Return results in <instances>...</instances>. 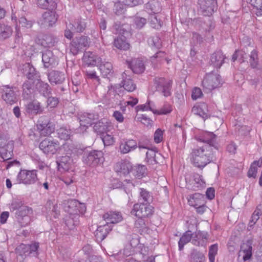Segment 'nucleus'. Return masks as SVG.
<instances>
[{
	"instance_id": "f257e3e1",
	"label": "nucleus",
	"mask_w": 262,
	"mask_h": 262,
	"mask_svg": "<svg viewBox=\"0 0 262 262\" xmlns=\"http://www.w3.org/2000/svg\"><path fill=\"white\" fill-rule=\"evenodd\" d=\"M191 161L193 165L202 169L214 160L212 148L207 145L192 149Z\"/></svg>"
},
{
	"instance_id": "f03ea898",
	"label": "nucleus",
	"mask_w": 262,
	"mask_h": 262,
	"mask_svg": "<svg viewBox=\"0 0 262 262\" xmlns=\"http://www.w3.org/2000/svg\"><path fill=\"white\" fill-rule=\"evenodd\" d=\"M97 118L98 115L93 113H83L80 114L79 115L80 126L75 129V133L82 134L84 133L89 126L94 123V121Z\"/></svg>"
},
{
	"instance_id": "7ed1b4c3",
	"label": "nucleus",
	"mask_w": 262,
	"mask_h": 262,
	"mask_svg": "<svg viewBox=\"0 0 262 262\" xmlns=\"http://www.w3.org/2000/svg\"><path fill=\"white\" fill-rule=\"evenodd\" d=\"M37 129L42 136L50 135L54 131V126L49 117L42 116L39 117L36 124Z\"/></svg>"
},
{
	"instance_id": "20e7f679",
	"label": "nucleus",
	"mask_w": 262,
	"mask_h": 262,
	"mask_svg": "<svg viewBox=\"0 0 262 262\" xmlns=\"http://www.w3.org/2000/svg\"><path fill=\"white\" fill-rule=\"evenodd\" d=\"M39 147L47 155H54L58 152L59 142L56 139L47 138L40 142Z\"/></svg>"
},
{
	"instance_id": "39448f33",
	"label": "nucleus",
	"mask_w": 262,
	"mask_h": 262,
	"mask_svg": "<svg viewBox=\"0 0 262 262\" xmlns=\"http://www.w3.org/2000/svg\"><path fill=\"white\" fill-rule=\"evenodd\" d=\"M154 212V208L150 204L138 203L134 204L131 213L136 216L148 218L153 214Z\"/></svg>"
},
{
	"instance_id": "423d86ee",
	"label": "nucleus",
	"mask_w": 262,
	"mask_h": 262,
	"mask_svg": "<svg viewBox=\"0 0 262 262\" xmlns=\"http://www.w3.org/2000/svg\"><path fill=\"white\" fill-rule=\"evenodd\" d=\"M90 41L87 36H80L76 37L71 42L70 51L74 55L82 51L90 45Z\"/></svg>"
},
{
	"instance_id": "0eeeda50",
	"label": "nucleus",
	"mask_w": 262,
	"mask_h": 262,
	"mask_svg": "<svg viewBox=\"0 0 262 262\" xmlns=\"http://www.w3.org/2000/svg\"><path fill=\"white\" fill-rule=\"evenodd\" d=\"M221 84V76L213 73H209L206 75L202 81V86L204 91L207 92L211 91L212 90L219 86Z\"/></svg>"
},
{
	"instance_id": "6e6552de",
	"label": "nucleus",
	"mask_w": 262,
	"mask_h": 262,
	"mask_svg": "<svg viewBox=\"0 0 262 262\" xmlns=\"http://www.w3.org/2000/svg\"><path fill=\"white\" fill-rule=\"evenodd\" d=\"M172 81L163 77H156L154 79V85L156 91L162 94L165 97L171 95Z\"/></svg>"
},
{
	"instance_id": "1a4fd4ad",
	"label": "nucleus",
	"mask_w": 262,
	"mask_h": 262,
	"mask_svg": "<svg viewBox=\"0 0 262 262\" xmlns=\"http://www.w3.org/2000/svg\"><path fill=\"white\" fill-rule=\"evenodd\" d=\"M103 153L99 150H92L83 157V162L90 166H95L103 162Z\"/></svg>"
},
{
	"instance_id": "9d476101",
	"label": "nucleus",
	"mask_w": 262,
	"mask_h": 262,
	"mask_svg": "<svg viewBox=\"0 0 262 262\" xmlns=\"http://www.w3.org/2000/svg\"><path fill=\"white\" fill-rule=\"evenodd\" d=\"M198 5L201 12L205 16L212 15L217 8V0H199Z\"/></svg>"
},
{
	"instance_id": "9b49d317",
	"label": "nucleus",
	"mask_w": 262,
	"mask_h": 262,
	"mask_svg": "<svg viewBox=\"0 0 262 262\" xmlns=\"http://www.w3.org/2000/svg\"><path fill=\"white\" fill-rule=\"evenodd\" d=\"M37 171L21 170L17 175V181L25 184H34L37 180Z\"/></svg>"
},
{
	"instance_id": "f8f14e48",
	"label": "nucleus",
	"mask_w": 262,
	"mask_h": 262,
	"mask_svg": "<svg viewBox=\"0 0 262 262\" xmlns=\"http://www.w3.org/2000/svg\"><path fill=\"white\" fill-rule=\"evenodd\" d=\"M132 165L127 160L121 161L116 163L114 166L115 171L119 176H127L132 172Z\"/></svg>"
},
{
	"instance_id": "ddd939ff",
	"label": "nucleus",
	"mask_w": 262,
	"mask_h": 262,
	"mask_svg": "<svg viewBox=\"0 0 262 262\" xmlns=\"http://www.w3.org/2000/svg\"><path fill=\"white\" fill-rule=\"evenodd\" d=\"M82 60L84 63L88 66H97L103 63L101 58L92 52H86L83 54Z\"/></svg>"
},
{
	"instance_id": "4468645a",
	"label": "nucleus",
	"mask_w": 262,
	"mask_h": 262,
	"mask_svg": "<svg viewBox=\"0 0 262 262\" xmlns=\"http://www.w3.org/2000/svg\"><path fill=\"white\" fill-rule=\"evenodd\" d=\"M138 147L136 140L134 139H125L120 143V151L121 154H125L135 150Z\"/></svg>"
},
{
	"instance_id": "2eb2a0df",
	"label": "nucleus",
	"mask_w": 262,
	"mask_h": 262,
	"mask_svg": "<svg viewBox=\"0 0 262 262\" xmlns=\"http://www.w3.org/2000/svg\"><path fill=\"white\" fill-rule=\"evenodd\" d=\"M81 152L82 150L75 147L73 144L66 142L61 145L59 144L58 152L66 154V155L72 156V155H78V153H81Z\"/></svg>"
},
{
	"instance_id": "dca6fc26",
	"label": "nucleus",
	"mask_w": 262,
	"mask_h": 262,
	"mask_svg": "<svg viewBox=\"0 0 262 262\" xmlns=\"http://www.w3.org/2000/svg\"><path fill=\"white\" fill-rule=\"evenodd\" d=\"M26 112L31 115H36L42 113L43 108L41 106L39 102L34 100L29 102L25 106Z\"/></svg>"
},
{
	"instance_id": "f3484780",
	"label": "nucleus",
	"mask_w": 262,
	"mask_h": 262,
	"mask_svg": "<svg viewBox=\"0 0 262 262\" xmlns=\"http://www.w3.org/2000/svg\"><path fill=\"white\" fill-rule=\"evenodd\" d=\"M42 61L45 67L47 68L57 63L56 57L54 55L53 52L49 50H46L42 52Z\"/></svg>"
},
{
	"instance_id": "a211bd4d",
	"label": "nucleus",
	"mask_w": 262,
	"mask_h": 262,
	"mask_svg": "<svg viewBox=\"0 0 262 262\" xmlns=\"http://www.w3.org/2000/svg\"><path fill=\"white\" fill-rule=\"evenodd\" d=\"M103 218L106 223V225H109V224H116L121 222L123 219L120 212L113 211H110L104 213L103 215Z\"/></svg>"
},
{
	"instance_id": "6ab92c4d",
	"label": "nucleus",
	"mask_w": 262,
	"mask_h": 262,
	"mask_svg": "<svg viewBox=\"0 0 262 262\" xmlns=\"http://www.w3.org/2000/svg\"><path fill=\"white\" fill-rule=\"evenodd\" d=\"M192 112L202 117L204 120L210 117L209 113L208 106L205 103H201L198 105L194 106L192 108Z\"/></svg>"
},
{
	"instance_id": "aec40b11",
	"label": "nucleus",
	"mask_w": 262,
	"mask_h": 262,
	"mask_svg": "<svg viewBox=\"0 0 262 262\" xmlns=\"http://www.w3.org/2000/svg\"><path fill=\"white\" fill-rule=\"evenodd\" d=\"M48 79L51 84H60L62 83L65 79L66 76L62 72L57 71H52L48 75Z\"/></svg>"
},
{
	"instance_id": "412c9836",
	"label": "nucleus",
	"mask_w": 262,
	"mask_h": 262,
	"mask_svg": "<svg viewBox=\"0 0 262 262\" xmlns=\"http://www.w3.org/2000/svg\"><path fill=\"white\" fill-rule=\"evenodd\" d=\"M57 20V15L53 10L45 12L42 15L41 23L46 26H52Z\"/></svg>"
},
{
	"instance_id": "4be33fe9",
	"label": "nucleus",
	"mask_w": 262,
	"mask_h": 262,
	"mask_svg": "<svg viewBox=\"0 0 262 262\" xmlns=\"http://www.w3.org/2000/svg\"><path fill=\"white\" fill-rule=\"evenodd\" d=\"M112 230V227L109 225H104L98 227L94 234L97 242H102Z\"/></svg>"
},
{
	"instance_id": "5701e85b",
	"label": "nucleus",
	"mask_w": 262,
	"mask_h": 262,
	"mask_svg": "<svg viewBox=\"0 0 262 262\" xmlns=\"http://www.w3.org/2000/svg\"><path fill=\"white\" fill-rule=\"evenodd\" d=\"M14 146L12 142H8L6 145L0 147V157L6 161L13 157Z\"/></svg>"
},
{
	"instance_id": "b1692460",
	"label": "nucleus",
	"mask_w": 262,
	"mask_h": 262,
	"mask_svg": "<svg viewBox=\"0 0 262 262\" xmlns=\"http://www.w3.org/2000/svg\"><path fill=\"white\" fill-rule=\"evenodd\" d=\"M3 100L7 103L12 104L17 101L16 95L12 88L5 87L2 95Z\"/></svg>"
},
{
	"instance_id": "393cba45",
	"label": "nucleus",
	"mask_w": 262,
	"mask_h": 262,
	"mask_svg": "<svg viewBox=\"0 0 262 262\" xmlns=\"http://www.w3.org/2000/svg\"><path fill=\"white\" fill-rule=\"evenodd\" d=\"M252 244L251 242L247 241L243 244L241 247V250L239 252V256H242L243 259L246 261L249 259L252 256Z\"/></svg>"
},
{
	"instance_id": "a878e982",
	"label": "nucleus",
	"mask_w": 262,
	"mask_h": 262,
	"mask_svg": "<svg viewBox=\"0 0 262 262\" xmlns=\"http://www.w3.org/2000/svg\"><path fill=\"white\" fill-rule=\"evenodd\" d=\"M86 26V23L84 19L78 18L74 22L70 23L68 25V28L74 31V32H83Z\"/></svg>"
},
{
	"instance_id": "bb28decb",
	"label": "nucleus",
	"mask_w": 262,
	"mask_h": 262,
	"mask_svg": "<svg viewBox=\"0 0 262 262\" xmlns=\"http://www.w3.org/2000/svg\"><path fill=\"white\" fill-rule=\"evenodd\" d=\"M216 136L212 132L203 133L198 138V140L203 142L207 143V145L211 147L214 146L216 141Z\"/></svg>"
},
{
	"instance_id": "cd10ccee",
	"label": "nucleus",
	"mask_w": 262,
	"mask_h": 262,
	"mask_svg": "<svg viewBox=\"0 0 262 262\" xmlns=\"http://www.w3.org/2000/svg\"><path fill=\"white\" fill-rule=\"evenodd\" d=\"M207 238L208 235L207 233L198 231L195 233L194 236L192 235V239L191 243L194 245L202 246L205 245Z\"/></svg>"
},
{
	"instance_id": "c85d7f7f",
	"label": "nucleus",
	"mask_w": 262,
	"mask_h": 262,
	"mask_svg": "<svg viewBox=\"0 0 262 262\" xmlns=\"http://www.w3.org/2000/svg\"><path fill=\"white\" fill-rule=\"evenodd\" d=\"M225 59L221 51H218L214 52L211 56V63L216 68H220L224 62Z\"/></svg>"
},
{
	"instance_id": "c756f323",
	"label": "nucleus",
	"mask_w": 262,
	"mask_h": 262,
	"mask_svg": "<svg viewBox=\"0 0 262 262\" xmlns=\"http://www.w3.org/2000/svg\"><path fill=\"white\" fill-rule=\"evenodd\" d=\"M127 72L125 71L122 74V83L125 90L128 92H133L136 89V86Z\"/></svg>"
},
{
	"instance_id": "7c9ffc66",
	"label": "nucleus",
	"mask_w": 262,
	"mask_h": 262,
	"mask_svg": "<svg viewBox=\"0 0 262 262\" xmlns=\"http://www.w3.org/2000/svg\"><path fill=\"white\" fill-rule=\"evenodd\" d=\"M24 74L29 80H33L38 77V73L36 69L29 63L23 66Z\"/></svg>"
},
{
	"instance_id": "2f4dec72",
	"label": "nucleus",
	"mask_w": 262,
	"mask_h": 262,
	"mask_svg": "<svg viewBox=\"0 0 262 262\" xmlns=\"http://www.w3.org/2000/svg\"><path fill=\"white\" fill-rule=\"evenodd\" d=\"M188 202L189 205L194 207L200 206L205 204L204 196L201 193H195L190 195Z\"/></svg>"
},
{
	"instance_id": "473e14b6",
	"label": "nucleus",
	"mask_w": 262,
	"mask_h": 262,
	"mask_svg": "<svg viewBox=\"0 0 262 262\" xmlns=\"http://www.w3.org/2000/svg\"><path fill=\"white\" fill-rule=\"evenodd\" d=\"M36 4L40 8L49 10H54L57 7L56 0H36Z\"/></svg>"
},
{
	"instance_id": "72a5a7b5",
	"label": "nucleus",
	"mask_w": 262,
	"mask_h": 262,
	"mask_svg": "<svg viewBox=\"0 0 262 262\" xmlns=\"http://www.w3.org/2000/svg\"><path fill=\"white\" fill-rule=\"evenodd\" d=\"M36 88L39 93L45 97H49L52 93V89L49 84L42 81L37 82Z\"/></svg>"
},
{
	"instance_id": "f704fd0d",
	"label": "nucleus",
	"mask_w": 262,
	"mask_h": 262,
	"mask_svg": "<svg viewBox=\"0 0 262 262\" xmlns=\"http://www.w3.org/2000/svg\"><path fill=\"white\" fill-rule=\"evenodd\" d=\"M130 68L133 72L136 74H141L145 70V66L143 61L138 58L132 60Z\"/></svg>"
},
{
	"instance_id": "c9c22d12",
	"label": "nucleus",
	"mask_w": 262,
	"mask_h": 262,
	"mask_svg": "<svg viewBox=\"0 0 262 262\" xmlns=\"http://www.w3.org/2000/svg\"><path fill=\"white\" fill-rule=\"evenodd\" d=\"M145 8L148 13H158L161 10L160 3L156 0H152L145 4Z\"/></svg>"
},
{
	"instance_id": "e433bc0d",
	"label": "nucleus",
	"mask_w": 262,
	"mask_h": 262,
	"mask_svg": "<svg viewBox=\"0 0 262 262\" xmlns=\"http://www.w3.org/2000/svg\"><path fill=\"white\" fill-rule=\"evenodd\" d=\"M152 194L150 192L144 188L139 189V201H141V203L150 204L152 202Z\"/></svg>"
},
{
	"instance_id": "4c0bfd02",
	"label": "nucleus",
	"mask_w": 262,
	"mask_h": 262,
	"mask_svg": "<svg viewBox=\"0 0 262 262\" xmlns=\"http://www.w3.org/2000/svg\"><path fill=\"white\" fill-rule=\"evenodd\" d=\"M193 235L190 230L187 231L183 234L178 242L179 250L180 251L183 250L184 246L190 242L191 239H192V235Z\"/></svg>"
},
{
	"instance_id": "58836bf2",
	"label": "nucleus",
	"mask_w": 262,
	"mask_h": 262,
	"mask_svg": "<svg viewBox=\"0 0 262 262\" xmlns=\"http://www.w3.org/2000/svg\"><path fill=\"white\" fill-rule=\"evenodd\" d=\"M100 64V71L101 72V74L104 77H108L111 76L113 74V65L110 62H105L102 64V63L99 64Z\"/></svg>"
},
{
	"instance_id": "ea45409f",
	"label": "nucleus",
	"mask_w": 262,
	"mask_h": 262,
	"mask_svg": "<svg viewBox=\"0 0 262 262\" xmlns=\"http://www.w3.org/2000/svg\"><path fill=\"white\" fill-rule=\"evenodd\" d=\"M33 82L30 81H26L23 85V95L24 98L28 99L31 98L33 91Z\"/></svg>"
},
{
	"instance_id": "a19ab883",
	"label": "nucleus",
	"mask_w": 262,
	"mask_h": 262,
	"mask_svg": "<svg viewBox=\"0 0 262 262\" xmlns=\"http://www.w3.org/2000/svg\"><path fill=\"white\" fill-rule=\"evenodd\" d=\"M146 167L144 165H139L132 166V172L137 178L140 179L145 176Z\"/></svg>"
},
{
	"instance_id": "79ce46f5",
	"label": "nucleus",
	"mask_w": 262,
	"mask_h": 262,
	"mask_svg": "<svg viewBox=\"0 0 262 262\" xmlns=\"http://www.w3.org/2000/svg\"><path fill=\"white\" fill-rule=\"evenodd\" d=\"M12 28L7 25L0 23V39L9 38L12 34Z\"/></svg>"
},
{
	"instance_id": "37998d69",
	"label": "nucleus",
	"mask_w": 262,
	"mask_h": 262,
	"mask_svg": "<svg viewBox=\"0 0 262 262\" xmlns=\"http://www.w3.org/2000/svg\"><path fill=\"white\" fill-rule=\"evenodd\" d=\"M79 215L77 214L70 215L66 220L65 224L66 226L72 230L79 224Z\"/></svg>"
},
{
	"instance_id": "c03bdc74",
	"label": "nucleus",
	"mask_w": 262,
	"mask_h": 262,
	"mask_svg": "<svg viewBox=\"0 0 262 262\" xmlns=\"http://www.w3.org/2000/svg\"><path fill=\"white\" fill-rule=\"evenodd\" d=\"M108 125L107 122L99 121L95 123L94 126V131L99 134H103L108 130Z\"/></svg>"
},
{
	"instance_id": "a18cd8bd",
	"label": "nucleus",
	"mask_w": 262,
	"mask_h": 262,
	"mask_svg": "<svg viewBox=\"0 0 262 262\" xmlns=\"http://www.w3.org/2000/svg\"><path fill=\"white\" fill-rule=\"evenodd\" d=\"M58 137L61 140H68L70 139L72 132L67 127H61L57 130Z\"/></svg>"
},
{
	"instance_id": "49530a36",
	"label": "nucleus",
	"mask_w": 262,
	"mask_h": 262,
	"mask_svg": "<svg viewBox=\"0 0 262 262\" xmlns=\"http://www.w3.org/2000/svg\"><path fill=\"white\" fill-rule=\"evenodd\" d=\"M71 156L66 155L60 158L57 162L59 168H62L67 170L69 169V165L71 162Z\"/></svg>"
},
{
	"instance_id": "de8ad7c7",
	"label": "nucleus",
	"mask_w": 262,
	"mask_h": 262,
	"mask_svg": "<svg viewBox=\"0 0 262 262\" xmlns=\"http://www.w3.org/2000/svg\"><path fill=\"white\" fill-rule=\"evenodd\" d=\"M191 262H203L205 259L204 254L195 249H193L190 255Z\"/></svg>"
},
{
	"instance_id": "09e8293b",
	"label": "nucleus",
	"mask_w": 262,
	"mask_h": 262,
	"mask_svg": "<svg viewBox=\"0 0 262 262\" xmlns=\"http://www.w3.org/2000/svg\"><path fill=\"white\" fill-rule=\"evenodd\" d=\"M138 219L135 221V227L140 229H147L148 226V222L147 217L137 216Z\"/></svg>"
},
{
	"instance_id": "8fccbe9b",
	"label": "nucleus",
	"mask_w": 262,
	"mask_h": 262,
	"mask_svg": "<svg viewBox=\"0 0 262 262\" xmlns=\"http://www.w3.org/2000/svg\"><path fill=\"white\" fill-rule=\"evenodd\" d=\"M114 45L118 49L127 50L129 48V44L122 38H117L114 40Z\"/></svg>"
},
{
	"instance_id": "3c124183",
	"label": "nucleus",
	"mask_w": 262,
	"mask_h": 262,
	"mask_svg": "<svg viewBox=\"0 0 262 262\" xmlns=\"http://www.w3.org/2000/svg\"><path fill=\"white\" fill-rule=\"evenodd\" d=\"M149 22L150 26L155 29H158L162 25V22L160 19H158L157 16L155 14H151L149 18Z\"/></svg>"
},
{
	"instance_id": "603ef678",
	"label": "nucleus",
	"mask_w": 262,
	"mask_h": 262,
	"mask_svg": "<svg viewBox=\"0 0 262 262\" xmlns=\"http://www.w3.org/2000/svg\"><path fill=\"white\" fill-rule=\"evenodd\" d=\"M15 251L17 254L21 256L30 255L28 245L21 244L16 248Z\"/></svg>"
},
{
	"instance_id": "864d4df0",
	"label": "nucleus",
	"mask_w": 262,
	"mask_h": 262,
	"mask_svg": "<svg viewBox=\"0 0 262 262\" xmlns=\"http://www.w3.org/2000/svg\"><path fill=\"white\" fill-rule=\"evenodd\" d=\"M249 62L252 68H257L258 64V52L256 50H253L251 51L250 55Z\"/></svg>"
},
{
	"instance_id": "5fc2aeb1",
	"label": "nucleus",
	"mask_w": 262,
	"mask_h": 262,
	"mask_svg": "<svg viewBox=\"0 0 262 262\" xmlns=\"http://www.w3.org/2000/svg\"><path fill=\"white\" fill-rule=\"evenodd\" d=\"M247 2L252 6L255 8L258 11L256 12L257 15H262V0H246Z\"/></svg>"
},
{
	"instance_id": "6e6d98bb",
	"label": "nucleus",
	"mask_w": 262,
	"mask_h": 262,
	"mask_svg": "<svg viewBox=\"0 0 262 262\" xmlns=\"http://www.w3.org/2000/svg\"><path fill=\"white\" fill-rule=\"evenodd\" d=\"M156 152L153 150H150L147 151L146 154V162L149 164L151 165L158 163V162L156 159Z\"/></svg>"
},
{
	"instance_id": "4d7b16f0",
	"label": "nucleus",
	"mask_w": 262,
	"mask_h": 262,
	"mask_svg": "<svg viewBox=\"0 0 262 262\" xmlns=\"http://www.w3.org/2000/svg\"><path fill=\"white\" fill-rule=\"evenodd\" d=\"M123 3L118 2L114 4L113 10L116 15H119L124 13L126 5H125L124 3Z\"/></svg>"
},
{
	"instance_id": "13d9d810",
	"label": "nucleus",
	"mask_w": 262,
	"mask_h": 262,
	"mask_svg": "<svg viewBox=\"0 0 262 262\" xmlns=\"http://www.w3.org/2000/svg\"><path fill=\"white\" fill-rule=\"evenodd\" d=\"M246 58V54L244 51L243 50H238L236 51L233 55L232 60L233 61L238 60L240 62H242L244 61L245 59Z\"/></svg>"
},
{
	"instance_id": "bf43d9fd",
	"label": "nucleus",
	"mask_w": 262,
	"mask_h": 262,
	"mask_svg": "<svg viewBox=\"0 0 262 262\" xmlns=\"http://www.w3.org/2000/svg\"><path fill=\"white\" fill-rule=\"evenodd\" d=\"M154 106V103L148 100L146 103L138 105L137 107L142 111H150L154 113V111H156V109L153 108Z\"/></svg>"
},
{
	"instance_id": "052dcab7",
	"label": "nucleus",
	"mask_w": 262,
	"mask_h": 262,
	"mask_svg": "<svg viewBox=\"0 0 262 262\" xmlns=\"http://www.w3.org/2000/svg\"><path fill=\"white\" fill-rule=\"evenodd\" d=\"M148 42L149 45L157 49H159L162 46L161 39L157 36L150 37L148 40Z\"/></svg>"
},
{
	"instance_id": "680f3d73",
	"label": "nucleus",
	"mask_w": 262,
	"mask_h": 262,
	"mask_svg": "<svg viewBox=\"0 0 262 262\" xmlns=\"http://www.w3.org/2000/svg\"><path fill=\"white\" fill-rule=\"evenodd\" d=\"M171 111L172 108L171 105L166 104L160 110H156V111H154V114L157 115H166L170 113Z\"/></svg>"
},
{
	"instance_id": "e2e57ef3",
	"label": "nucleus",
	"mask_w": 262,
	"mask_h": 262,
	"mask_svg": "<svg viewBox=\"0 0 262 262\" xmlns=\"http://www.w3.org/2000/svg\"><path fill=\"white\" fill-rule=\"evenodd\" d=\"M218 246L217 244L211 245L209 249V259L210 262H214L215 256L217 254Z\"/></svg>"
},
{
	"instance_id": "0e129e2a",
	"label": "nucleus",
	"mask_w": 262,
	"mask_h": 262,
	"mask_svg": "<svg viewBox=\"0 0 262 262\" xmlns=\"http://www.w3.org/2000/svg\"><path fill=\"white\" fill-rule=\"evenodd\" d=\"M19 23L23 27L31 28L34 23L33 20H28L25 17H21L19 19Z\"/></svg>"
},
{
	"instance_id": "69168bd1",
	"label": "nucleus",
	"mask_w": 262,
	"mask_h": 262,
	"mask_svg": "<svg viewBox=\"0 0 262 262\" xmlns=\"http://www.w3.org/2000/svg\"><path fill=\"white\" fill-rule=\"evenodd\" d=\"M86 75L88 78L95 82V84L98 85L100 83V79L95 71H86Z\"/></svg>"
},
{
	"instance_id": "338daca9",
	"label": "nucleus",
	"mask_w": 262,
	"mask_h": 262,
	"mask_svg": "<svg viewBox=\"0 0 262 262\" xmlns=\"http://www.w3.org/2000/svg\"><path fill=\"white\" fill-rule=\"evenodd\" d=\"M258 162L254 161L253 164L251 165L250 169L248 172V176L249 178H255L256 176L257 168L255 166L256 164H257Z\"/></svg>"
},
{
	"instance_id": "774afa93",
	"label": "nucleus",
	"mask_w": 262,
	"mask_h": 262,
	"mask_svg": "<svg viewBox=\"0 0 262 262\" xmlns=\"http://www.w3.org/2000/svg\"><path fill=\"white\" fill-rule=\"evenodd\" d=\"M102 140L105 146H109L110 145H112L115 142L114 138L112 136L108 134L103 135L102 137Z\"/></svg>"
}]
</instances>
